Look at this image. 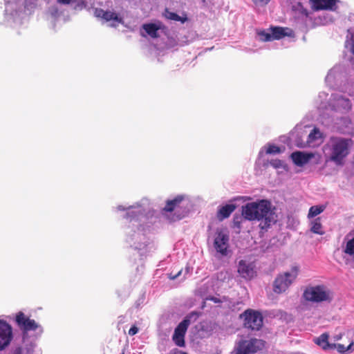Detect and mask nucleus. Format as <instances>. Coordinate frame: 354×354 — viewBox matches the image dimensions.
<instances>
[{
    "instance_id": "46",
    "label": "nucleus",
    "mask_w": 354,
    "mask_h": 354,
    "mask_svg": "<svg viewBox=\"0 0 354 354\" xmlns=\"http://www.w3.org/2000/svg\"><path fill=\"white\" fill-rule=\"evenodd\" d=\"M122 354H124V352L123 351V352L122 353Z\"/></svg>"
},
{
    "instance_id": "45",
    "label": "nucleus",
    "mask_w": 354,
    "mask_h": 354,
    "mask_svg": "<svg viewBox=\"0 0 354 354\" xmlns=\"http://www.w3.org/2000/svg\"><path fill=\"white\" fill-rule=\"evenodd\" d=\"M292 9L296 10V8L295 6H292Z\"/></svg>"
},
{
    "instance_id": "25",
    "label": "nucleus",
    "mask_w": 354,
    "mask_h": 354,
    "mask_svg": "<svg viewBox=\"0 0 354 354\" xmlns=\"http://www.w3.org/2000/svg\"><path fill=\"white\" fill-rule=\"evenodd\" d=\"M259 39L262 41H273L272 32H266L265 30L260 31L259 33Z\"/></svg>"
},
{
    "instance_id": "8",
    "label": "nucleus",
    "mask_w": 354,
    "mask_h": 354,
    "mask_svg": "<svg viewBox=\"0 0 354 354\" xmlns=\"http://www.w3.org/2000/svg\"><path fill=\"white\" fill-rule=\"evenodd\" d=\"M15 322L23 332L36 330L39 328V324L34 319H30L22 312L17 314Z\"/></svg>"
},
{
    "instance_id": "17",
    "label": "nucleus",
    "mask_w": 354,
    "mask_h": 354,
    "mask_svg": "<svg viewBox=\"0 0 354 354\" xmlns=\"http://www.w3.org/2000/svg\"><path fill=\"white\" fill-rule=\"evenodd\" d=\"M329 335L328 333H322L320 336L314 339V342L319 346L323 350L327 351L332 349L333 344L328 342Z\"/></svg>"
},
{
    "instance_id": "6",
    "label": "nucleus",
    "mask_w": 354,
    "mask_h": 354,
    "mask_svg": "<svg viewBox=\"0 0 354 354\" xmlns=\"http://www.w3.org/2000/svg\"><path fill=\"white\" fill-rule=\"evenodd\" d=\"M240 317L243 319L244 327L252 330H259L263 326V317L259 311L247 309L240 315Z\"/></svg>"
},
{
    "instance_id": "27",
    "label": "nucleus",
    "mask_w": 354,
    "mask_h": 354,
    "mask_svg": "<svg viewBox=\"0 0 354 354\" xmlns=\"http://www.w3.org/2000/svg\"><path fill=\"white\" fill-rule=\"evenodd\" d=\"M321 136V133L319 130L317 128H314L312 131L308 135V142H313L317 140L318 138Z\"/></svg>"
},
{
    "instance_id": "42",
    "label": "nucleus",
    "mask_w": 354,
    "mask_h": 354,
    "mask_svg": "<svg viewBox=\"0 0 354 354\" xmlns=\"http://www.w3.org/2000/svg\"><path fill=\"white\" fill-rule=\"evenodd\" d=\"M175 354H187V353L182 351H178Z\"/></svg>"
},
{
    "instance_id": "37",
    "label": "nucleus",
    "mask_w": 354,
    "mask_h": 354,
    "mask_svg": "<svg viewBox=\"0 0 354 354\" xmlns=\"http://www.w3.org/2000/svg\"><path fill=\"white\" fill-rule=\"evenodd\" d=\"M217 217L221 220V206L218 207Z\"/></svg>"
},
{
    "instance_id": "33",
    "label": "nucleus",
    "mask_w": 354,
    "mask_h": 354,
    "mask_svg": "<svg viewBox=\"0 0 354 354\" xmlns=\"http://www.w3.org/2000/svg\"><path fill=\"white\" fill-rule=\"evenodd\" d=\"M138 332V328L136 326H132L129 330V335L133 336Z\"/></svg>"
},
{
    "instance_id": "36",
    "label": "nucleus",
    "mask_w": 354,
    "mask_h": 354,
    "mask_svg": "<svg viewBox=\"0 0 354 354\" xmlns=\"http://www.w3.org/2000/svg\"><path fill=\"white\" fill-rule=\"evenodd\" d=\"M207 300H211V301H213L214 303H218L220 302V299H218V298H216L214 297H207Z\"/></svg>"
},
{
    "instance_id": "13",
    "label": "nucleus",
    "mask_w": 354,
    "mask_h": 354,
    "mask_svg": "<svg viewBox=\"0 0 354 354\" xmlns=\"http://www.w3.org/2000/svg\"><path fill=\"white\" fill-rule=\"evenodd\" d=\"M314 10H334L336 0H310Z\"/></svg>"
},
{
    "instance_id": "18",
    "label": "nucleus",
    "mask_w": 354,
    "mask_h": 354,
    "mask_svg": "<svg viewBox=\"0 0 354 354\" xmlns=\"http://www.w3.org/2000/svg\"><path fill=\"white\" fill-rule=\"evenodd\" d=\"M163 16L167 19L175 21H180L182 24L185 23L188 20L187 14L185 12H183L182 16H179L176 13L169 11L168 8H165Z\"/></svg>"
},
{
    "instance_id": "1",
    "label": "nucleus",
    "mask_w": 354,
    "mask_h": 354,
    "mask_svg": "<svg viewBox=\"0 0 354 354\" xmlns=\"http://www.w3.org/2000/svg\"><path fill=\"white\" fill-rule=\"evenodd\" d=\"M244 214L249 221H260L261 230H267L277 221L275 207L266 199L257 200L244 205Z\"/></svg>"
},
{
    "instance_id": "14",
    "label": "nucleus",
    "mask_w": 354,
    "mask_h": 354,
    "mask_svg": "<svg viewBox=\"0 0 354 354\" xmlns=\"http://www.w3.org/2000/svg\"><path fill=\"white\" fill-rule=\"evenodd\" d=\"M95 15L97 17L103 19L106 21L113 20L119 23L122 22V18L119 17L117 13L109 10H104L102 8H98L95 10Z\"/></svg>"
},
{
    "instance_id": "19",
    "label": "nucleus",
    "mask_w": 354,
    "mask_h": 354,
    "mask_svg": "<svg viewBox=\"0 0 354 354\" xmlns=\"http://www.w3.org/2000/svg\"><path fill=\"white\" fill-rule=\"evenodd\" d=\"M270 30L272 32L273 40H278L283 38L286 36L290 35V34H288L287 32L289 30V28H288L276 26L270 28Z\"/></svg>"
},
{
    "instance_id": "21",
    "label": "nucleus",
    "mask_w": 354,
    "mask_h": 354,
    "mask_svg": "<svg viewBox=\"0 0 354 354\" xmlns=\"http://www.w3.org/2000/svg\"><path fill=\"white\" fill-rule=\"evenodd\" d=\"M343 252L354 258V236L346 243L343 248Z\"/></svg>"
},
{
    "instance_id": "23",
    "label": "nucleus",
    "mask_w": 354,
    "mask_h": 354,
    "mask_svg": "<svg viewBox=\"0 0 354 354\" xmlns=\"http://www.w3.org/2000/svg\"><path fill=\"white\" fill-rule=\"evenodd\" d=\"M236 209V205L227 204L223 206V218H227Z\"/></svg>"
},
{
    "instance_id": "5",
    "label": "nucleus",
    "mask_w": 354,
    "mask_h": 354,
    "mask_svg": "<svg viewBox=\"0 0 354 354\" xmlns=\"http://www.w3.org/2000/svg\"><path fill=\"white\" fill-rule=\"evenodd\" d=\"M304 299L313 302L330 301L332 295L330 290L324 286H316L307 288L303 294Z\"/></svg>"
},
{
    "instance_id": "2",
    "label": "nucleus",
    "mask_w": 354,
    "mask_h": 354,
    "mask_svg": "<svg viewBox=\"0 0 354 354\" xmlns=\"http://www.w3.org/2000/svg\"><path fill=\"white\" fill-rule=\"evenodd\" d=\"M353 144L351 138L332 136L323 147V152L326 161L333 162L337 166H343L345 159L350 153Z\"/></svg>"
},
{
    "instance_id": "40",
    "label": "nucleus",
    "mask_w": 354,
    "mask_h": 354,
    "mask_svg": "<svg viewBox=\"0 0 354 354\" xmlns=\"http://www.w3.org/2000/svg\"><path fill=\"white\" fill-rule=\"evenodd\" d=\"M15 354H22L21 349H17L15 352Z\"/></svg>"
},
{
    "instance_id": "24",
    "label": "nucleus",
    "mask_w": 354,
    "mask_h": 354,
    "mask_svg": "<svg viewBox=\"0 0 354 354\" xmlns=\"http://www.w3.org/2000/svg\"><path fill=\"white\" fill-rule=\"evenodd\" d=\"M353 345V342H351L348 346H345L342 344H333L332 349L336 348L339 353H345L346 351L351 349Z\"/></svg>"
},
{
    "instance_id": "7",
    "label": "nucleus",
    "mask_w": 354,
    "mask_h": 354,
    "mask_svg": "<svg viewBox=\"0 0 354 354\" xmlns=\"http://www.w3.org/2000/svg\"><path fill=\"white\" fill-rule=\"evenodd\" d=\"M192 315L198 316V313L194 312L190 313L179 323L174 330L172 340L175 344L179 347H184L185 346V336L190 324V318Z\"/></svg>"
},
{
    "instance_id": "35",
    "label": "nucleus",
    "mask_w": 354,
    "mask_h": 354,
    "mask_svg": "<svg viewBox=\"0 0 354 354\" xmlns=\"http://www.w3.org/2000/svg\"><path fill=\"white\" fill-rule=\"evenodd\" d=\"M57 3L63 5H68L72 2V0H57Z\"/></svg>"
},
{
    "instance_id": "28",
    "label": "nucleus",
    "mask_w": 354,
    "mask_h": 354,
    "mask_svg": "<svg viewBox=\"0 0 354 354\" xmlns=\"http://www.w3.org/2000/svg\"><path fill=\"white\" fill-rule=\"evenodd\" d=\"M281 152V149L274 145H269L266 150V153L268 154H275Z\"/></svg>"
},
{
    "instance_id": "32",
    "label": "nucleus",
    "mask_w": 354,
    "mask_h": 354,
    "mask_svg": "<svg viewBox=\"0 0 354 354\" xmlns=\"http://www.w3.org/2000/svg\"><path fill=\"white\" fill-rule=\"evenodd\" d=\"M183 272V270H180L178 272L174 274L173 272H171L168 274L169 279L174 280L177 279L179 276H180L181 273Z\"/></svg>"
},
{
    "instance_id": "12",
    "label": "nucleus",
    "mask_w": 354,
    "mask_h": 354,
    "mask_svg": "<svg viewBox=\"0 0 354 354\" xmlns=\"http://www.w3.org/2000/svg\"><path fill=\"white\" fill-rule=\"evenodd\" d=\"M291 158L293 162L299 167L304 166L308 161L313 158V154L311 153H304L301 151H295L292 153Z\"/></svg>"
},
{
    "instance_id": "11",
    "label": "nucleus",
    "mask_w": 354,
    "mask_h": 354,
    "mask_svg": "<svg viewBox=\"0 0 354 354\" xmlns=\"http://www.w3.org/2000/svg\"><path fill=\"white\" fill-rule=\"evenodd\" d=\"M184 196L181 195H178L176 196L172 200H169L167 201L165 206L162 209L163 212H172L174 211H177L179 212L178 209L183 207L182 203L184 201Z\"/></svg>"
},
{
    "instance_id": "34",
    "label": "nucleus",
    "mask_w": 354,
    "mask_h": 354,
    "mask_svg": "<svg viewBox=\"0 0 354 354\" xmlns=\"http://www.w3.org/2000/svg\"><path fill=\"white\" fill-rule=\"evenodd\" d=\"M188 209H184L181 213H179L178 215H176V219L180 220L185 216V215L188 213Z\"/></svg>"
},
{
    "instance_id": "39",
    "label": "nucleus",
    "mask_w": 354,
    "mask_h": 354,
    "mask_svg": "<svg viewBox=\"0 0 354 354\" xmlns=\"http://www.w3.org/2000/svg\"><path fill=\"white\" fill-rule=\"evenodd\" d=\"M133 216L129 212H127L125 216H124V218L128 219L129 217H131Z\"/></svg>"
},
{
    "instance_id": "20",
    "label": "nucleus",
    "mask_w": 354,
    "mask_h": 354,
    "mask_svg": "<svg viewBox=\"0 0 354 354\" xmlns=\"http://www.w3.org/2000/svg\"><path fill=\"white\" fill-rule=\"evenodd\" d=\"M310 231L314 234L323 235L324 231L322 230V225L319 218H315L311 223Z\"/></svg>"
},
{
    "instance_id": "16",
    "label": "nucleus",
    "mask_w": 354,
    "mask_h": 354,
    "mask_svg": "<svg viewBox=\"0 0 354 354\" xmlns=\"http://www.w3.org/2000/svg\"><path fill=\"white\" fill-rule=\"evenodd\" d=\"M161 22L145 24L142 25V28L151 38H158L159 37L158 31L161 29Z\"/></svg>"
},
{
    "instance_id": "44",
    "label": "nucleus",
    "mask_w": 354,
    "mask_h": 354,
    "mask_svg": "<svg viewBox=\"0 0 354 354\" xmlns=\"http://www.w3.org/2000/svg\"><path fill=\"white\" fill-rule=\"evenodd\" d=\"M188 272H189V268H186V273H187Z\"/></svg>"
},
{
    "instance_id": "31",
    "label": "nucleus",
    "mask_w": 354,
    "mask_h": 354,
    "mask_svg": "<svg viewBox=\"0 0 354 354\" xmlns=\"http://www.w3.org/2000/svg\"><path fill=\"white\" fill-rule=\"evenodd\" d=\"M270 0H252L255 5L266 6L269 3Z\"/></svg>"
},
{
    "instance_id": "4",
    "label": "nucleus",
    "mask_w": 354,
    "mask_h": 354,
    "mask_svg": "<svg viewBox=\"0 0 354 354\" xmlns=\"http://www.w3.org/2000/svg\"><path fill=\"white\" fill-rule=\"evenodd\" d=\"M266 342L259 339L251 338L239 341L232 354H255L265 347Z\"/></svg>"
},
{
    "instance_id": "43",
    "label": "nucleus",
    "mask_w": 354,
    "mask_h": 354,
    "mask_svg": "<svg viewBox=\"0 0 354 354\" xmlns=\"http://www.w3.org/2000/svg\"><path fill=\"white\" fill-rule=\"evenodd\" d=\"M298 7L303 8L301 3L299 2L297 4Z\"/></svg>"
},
{
    "instance_id": "38",
    "label": "nucleus",
    "mask_w": 354,
    "mask_h": 354,
    "mask_svg": "<svg viewBox=\"0 0 354 354\" xmlns=\"http://www.w3.org/2000/svg\"><path fill=\"white\" fill-rule=\"evenodd\" d=\"M345 102L346 104L349 106V108L351 107V101L348 99H343Z\"/></svg>"
},
{
    "instance_id": "41",
    "label": "nucleus",
    "mask_w": 354,
    "mask_h": 354,
    "mask_svg": "<svg viewBox=\"0 0 354 354\" xmlns=\"http://www.w3.org/2000/svg\"><path fill=\"white\" fill-rule=\"evenodd\" d=\"M342 337L341 335H336L335 337H334V339L335 340H339Z\"/></svg>"
},
{
    "instance_id": "22",
    "label": "nucleus",
    "mask_w": 354,
    "mask_h": 354,
    "mask_svg": "<svg viewBox=\"0 0 354 354\" xmlns=\"http://www.w3.org/2000/svg\"><path fill=\"white\" fill-rule=\"evenodd\" d=\"M326 209L325 205H314L312 206L308 211V217L313 218L321 214Z\"/></svg>"
},
{
    "instance_id": "3",
    "label": "nucleus",
    "mask_w": 354,
    "mask_h": 354,
    "mask_svg": "<svg viewBox=\"0 0 354 354\" xmlns=\"http://www.w3.org/2000/svg\"><path fill=\"white\" fill-rule=\"evenodd\" d=\"M299 271L298 266H293L290 272H285L277 274L272 283L273 291L276 294L285 292L296 280Z\"/></svg>"
},
{
    "instance_id": "26",
    "label": "nucleus",
    "mask_w": 354,
    "mask_h": 354,
    "mask_svg": "<svg viewBox=\"0 0 354 354\" xmlns=\"http://www.w3.org/2000/svg\"><path fill=\"white\" fill-rule=\"evenodd\" d=\"M214 245L216 251L221 253V232L217 233V236L214 240Z\"/></svg>"
},
{
    "instance_id": "15",
    "label": "nucleus",
    "mask_w": 354,
    "mask_h": 354,
    "mask_svg": "<svg viewBox=\"0 0 354 354\" xmlns=\"http://www.w3.org/2000/svg\"><path fill=\"white\" fill-rule=\"evenodd\" d=\"M246 221H248V219L245 217V215L244 214V205H243L241 207V214H235L234 215L232 227L236 229V232L239 233L241 230L243 223H244Z\"/></svg>"
},
{
    "instance_id": "10",
    "label": "nucleus",
    "mask_w": 354,
    "mask_h": 354,
    "mask_svg": "<svg viewBox=\"0 0 354 354\" xmlns=\"http://www.w3.org/2000/svg\"><path fill=\"white\" fill-rule=\"evenodd\" d=\"M238 272L243 278L249 280L257 275L254 263L245 260H241L239 262Z\"/></svg>"
},
{
    "instance_id": "29",
    "label": "nucleus",
    "mask_w": 354,
    "mask_h": 354,
    "mask_svg": "<svg viewBox=\"0 0 354 354\" xmlns=\"http://www.w3.org/2000/svg\"><path fill=\"white\" fill-rule=\"evenodd\" d=\"M270 163L274 168H281L283 166V162L278 159L272 160Z\"/></svg>"
},
{
    "instance_id": "30",
    "label": "nucleus",
    "mask_w": 354,
    "mask_h": 354,
    "mask_svg": "<svg viewBox=\"0 0 354 354\" xmlns=\"http://www.w3.org/2000/svg\"><path fill=\"white\" fill-rule=\"evenodd\" d=\"M229 237L227 235L223 234V256L227 254L226 247H225L226 243L228 241Z\"/></svg>"
},
{
    "instance_id": "9",
    "label": "nucleus",
    "mask_w": 354,
    "mask_h": 354,
    "mask_svg": "<svg viewBox=\"0 0 354 354\" xmlns=\"http://www.w3.org/2000/svg\"><path fill=\"white\" fill-rule=\"evenodd\" d=\"M13 337L12 326L3 320H0V351L7 347Z\"/></svg>"
}]
</instances>
